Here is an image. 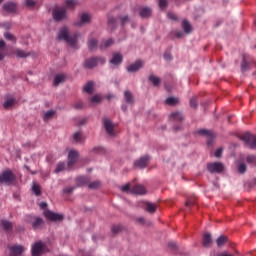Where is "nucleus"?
I'll use <instances>...</instances> for the list:
<instances>
[{
	"instance_id": "1",
	"label": "nucleus",
	"mask_w": 256,
	"mask_h": 256,
	"mask_svg": "<svg viewBox=\"0 0 256 256\" xmlns=\"http://www.w3.org/2000/svg\"><path fill=\"white\" fill-rule=\"evenodd\" d=\"M17 180V176L11 171L6 169L0 174V185H13V182Z\"/></svg>"
},
{
	"instance_id": "2",
	"label": "nucleus",
	"mask_w": 256,
	"mask_h": 256,
	"mask_svg": "<svg viewBox=\"0 0 256 256\" xmlns=\"http://www.w3.org/2000/svg\"><path fill=\"white\" fill-rule=\"evenodd\" d=\"M239 139L244 141L245 145H247L250 149H256V136L250 133H244L240 135Z\"/></svg>"
},
{
	"instance_id": "3",
	"label": "nucleus",
	"mask_w": 256,
	"mask_h": 256,
	"mask_svg": "<svg viewBox=\"0 0 256 256\" xmlns=\"http://www.w3.org/2000/svg\"><path fill=\"white\" fill-rule=\"evenodd\" d=\"M44 217H46L48 221L52 222H59L65 219V216L63 214L55 213L48 209L44 211Z\"/></svg>"
},
{
	"instance_id": "4",
	"label": "nucleus",
	"mask_w": 256,
	"mask_h": 256,
	"mask_svg": "<svg viewBox=\"0 0 256 256\" xmlns=\"http://www.w3.org/2000/svg\"><path fill=\"white\" fill-rule=\"evenodd\" d=\"M253 65H256L255 61L253 60V57H251L249 55H243L241 70L249 71V69H251V66H253Z\"/></svg>"
},
{
	"instance_id": "5",
	"label": "nucleus",
	"mask_w": 256,
	"mask_h": 256,
	"mask_svg": "<svg viewBox=\"0 0 256 256\" xmlns=\"http://www.w3.org/2000/svg\"><path fill=\"white\" fill-rule=\"evenodd\" d=\"M99 63H100V65H103L105 63V59L104 58H90L85 61L84 67H86L87 69H93V67H97L99 65Z\"/></svg>"
},
{
	"instance_id": "6",
	"label": "nucleus",
	"mask_w": 256,
	"mask_h": 256,
	"mask_svg": "<svg viewBox=\"0 0 256 256\" xmlns=\"http://www.w3.org/2000/svg\"><path fill=\"white\" fill-rule=\"evenodd\" d=\"M52 17L56 22L63 21L65 19V8L55 7L52 11Z\"/></svg>"
},
{
	"instance_id": "7",
	"label": "nucleus",
	"mask_w": 256,
	"mask_h": 256,
	"mask_svg": "<svg viewBox=\"0 0 256 256\" xmlns=\"http://www.w3.org/2000/svg\"><path fill=\"white\" fill-rule=\"evenodd\" d=\"M207 169L210 173H223V169H225V167L221 162H214V163H208Z\"/></svg>"
},
{
	"instance_id": "8",
	"label": "nucleus",
	"mask_w": 256,
	"mask_h": 256,
	"mask_svg": "<svg viewBox=\"0 0 256 256\" xmlns=\"http://www.w3.org/2000/svg\"><path fill=\"white\" fill-rule=\"evenodd\" d=\"M78 37L79 36L77 34L71 35V34H69V31L65 30V41L73 49H77V39H78Z\"/></svg>"
},
{
	"instance_id": "9",
	"label": "nucleus",
	"mask_w": 256,
	"mask_h": 256,
	"mask_svg": "<svg viewBox=\"0 0 256 256\" xmlns=\"http://www.w3.org/2000/svg\"><path fill=\"white\" fill-rule=\"evenodd\" d=\"M30 222L32 223V229H34V231L43 229V225H45L43 218L39 217H31Z\"/></svg>"
},
{
	"instance_id": "10",
	"label": "nucleus",
	"mask_w": 256,
	"mask_h": 256,
	"mask_svg": "<svg viewBox=\"0 0 256 256\" xmlns=\"http://www.w3.org/2000/svg\"><path fill=\"white\" fill-rule=\"evenodd\" d=\"M77 159H79V152L71 150L68 154V169H73Z\"/></svg>"
},
{
	"instance_id": "11",
	"label": "nucleus",
	"mask_w": 256,
	"mask_h": 256,
	"mask_svg": "<svg viewBox=\"0 0 256 256\" xmlns=\"http://www.w3.org/2000/svg\"><path fill=\"white\" fill-rule=\"evenodd\" d=\"M197 134L202 135L203 137H208V139H209L207 141L208 145H211L213 139H215V133H213V131H211V130L200 129L197 131Z\"/></svg>"
},
{
	"instance_id": "12",
	"label": "nucleus",
	"mask_w": 256,
	"mask_h": 256,
	"mask_svg": "<svg viewBox=\"0 0 256 256\" xmlns=\"http://www.w3.org/2000/svg\"><path fill=\"white\" fill-rule=\"evenodd\" d=\"M43 249H45L43 242H36L32 247V256H41L43 254Z\"/></svg>"
},
{
	"instance_id": "13",
	"label": "nucleus",
	"mask_w": 256,
	"mask_h": 256,
	"mask_svg": "<svg viewBox=\"0 0 256 256\" xmlns=\"http://www.w3.org/2000/svg\"><path fill=\"white\" fill-rule=\"evenodd\" d=\"M149 165V156H144L134 162V167H138V169H145Z\"/></svg>"
},
{
	"instance_id": "14",
	"label": "nucleus",
	"mask_w": 256,
	"mask_h": 256,
	"mask_svg": "<svg viewBox=\"0 0 256 256\" xmlns=\"http://www.w3.org/2000/svg\"><path fill=\"white\" fill-rule=\"evenodd\" d=\"M3 9L6 11V13H17V4L13 2H6L3 4Z\"/></svg>"
},
{
	"instance_id": "15",
	"label": "nucleus",
	"mask_w": 256,
	"mask_h": 256,
	"mask_svg": "<svg viewBox=\"0 0 256 256\" xmlns=\"http://www.w3.org/2000/svg\"><path fill=\"white\" fill-rule=\"evenodd\" d=\"M130 191L133 195H145V193H147V190L143 185H135Z\"/></svg>"
},
{
	"instance_id": "16",
	"label": "nucleus",
	"mask_w": 256,
	"mask_h": 256,
	"mask_svg": "<svg viewBox=\"0 0 256 256\" xmlns=\"http://www.w3.org/2000/svg\"><path fill=\"white\" fill-rule=\"evenodd\" d=\"M141 67H143V62L140 60H137L134 64H131L130 66H128L127 71H129V73H135V71H139Z\"/></svg>"
},
{
	"instance_id": "17",
	"label": "nucleus",
	"mask_w": 256,
	"mask_h": 256,
	"mask_svg": "<svg viewBox=\"0 0 256 256\" xmlns=\"http://www.w3.org/2000/svg\"><path fill=\"white\" fill-rule=\"evenodd\" d=\"M9 250L11 252L10 256H19L23 253L24 248L23 246H12L9 247Z\"/></svg>"
},
{
	"instance_id": "18",
	"label": "nucleus",
	"mask_w": 256,
	"mask_h": 256,
	"mask_svg": "<svg viewBox=\"0 0 256 256\" xmlns=\"http://www.w3.org/2000/svg\"><path fill=\"white\" fill-rule=\"evenodd\" d=\"M103 123L108 135H111V136L115 135V133L113 132V123H111L109 119H104Z\"/></svg>"
},
{
	"instance_id": "19",
	"label": "nucleus",
	"mask_w": 256,
	"mask_h": 256,
	"mask_svg": "<svg viewBox=\"0 0 256 256\" xmlns=\"http://www.w3.org/2000/svg\"><path fill=\"white\" fill-rule=\"evenodd\" d=\"M123 62V55L121 53H114L110 63L112 65H119V63Z\"/></svg>"
},
{
	"instance_id": "20",
	"label": "nucleus",
	"mask_w": 256,
	"mask_h": 256,
	"mask_svg": "<svg viewBox=\"0 0 256 256\" xmlns=\"http://www.w3.org/2000/svg\"><path fill=\"white\" fill-rule=\"evenodd\" d=\"M65 81V74H56L53 80V87H59L60 83Z\"/></svg>"
},
{
	"instance_id": "21",
	"label": "nucleus",
	"mask_w": 256,
	"mask_h": 256,
	"mask_svg": "<svg viewBox=\"0 0 256 256\" xmlns=\"http://www.w3.org/2000/svg\"><path fill=\"white\" fill-rule=\"evenodd\" d=\"M56 113L57 112L55 110L46 111L43 115V121H45V123H47V121H51V119L55 117Z\"/></svg>"
},
{
	"instance_id": "22",
	"label": "nucleus",
	"mask_w": 256,
	"mask_h": 256,
	"mask_svg": "<svg viewBox=\"0 0 256 256\" xmlns=\"http://www.w3.org/2000/svg\"><path fill=\"white\" fill-rule=\"evenodd\" d=\"M151 8L149 7H143L140 9V17H142V19H147V17H151Z\"/></svg>"
},
{
	"instance_id": "23",
	"label": "nucleus",
	"mask_w": 256,
	"mask_h": 256,
	"mask_svg": "<svg viewBox=\"0 0 256 256\" xmlns=\"http://www.w3.org/2000/svg\"><path fill=\"white\" fill-rule=\"evenodd\" d=\"M202 243H203V247H211V244L213 243L211 234L209 233L204 234Z\"/></svg>"
},
{
	"instance_id": "24",
	"label": "nucleus",
	"mask_w": 256,
	"mask_h": 256,
	"mask_svg": "<svg viewBox=\"0 0 256 256\" xmlns=\"http://www.w3.org/2000/svg\"><path fill=\"white\" fill-rule=\"evenodd\" d=\"M0 225L4 231H11L13 229V223L9 220H1Z\"/></svg>"
},
{
	"instance_id": "25",
	"label": "nucleus",
	"mask_w": 256,
	"mask_h": 256,
	"mask_svg": "<svg viewBox=\"0 0 256 256\" xmlns=\"http://www.w3.org/2000/svg\"><path fill=\"white\" fill-rule=\"evenodd\" d=\"M115 43V40L113 39H108V40H103L100 44V49H109V47H111V45H113Z\"/></svg>"
},
{
	"instance_id": "26",
	"label": "nucleus",
	"mask_w": 256,
	"mask_h": 256,
	"mask_svg": "<svg viewBox=\"0 0 256 256\" xmlns=\"http://www.w3.org/2000/svg\"><path fill=\"white\" fill-rule=\"evenodd\" d=\"M73 141H75V143H83L85 141V136H83L81 132H76L73 135Z\"/></svg>"
},
{
	"instance_id": "27",
	"label": "nucleus",
	"mask_w": 256,
	"mask_h": 256,
	"mask_svg": "<svg viewBox=\"0 0 256 256\" xmlns=\"http://www.w3.org/2000/svg\"><path fill=\"white\" fill-rule=\"evenodd\" d=\"M95 87V84L93 82H87V84L84 86L83 91L85 93H89V95H91V93H93V89Z\"/></svg>"
},
{
	"instance_id": "28",
	"label": "nucleus",
	"mask_w": 256,
	"mask_h": 256,
	"mask_svg": "<svg viewBox=\"0 0 256 256\" xmlns=\"http://www.w3.org/2000/svg\"><path fill=\"white\" fill-rule=\"evenodd\" d=\"M15 55L18 56L20 59H25V58L29 57V55H31V53L25 52L21 49H17L15 51Z\"/></svg>"
},
{
	"instance_id": "29",
	"label": "nucleus",
	"mask_w": 256,
	"mask_h": 256,
	"mask_svg": "<svg viewBox=\"0 0 256 256\" xmlns=\"http://www.w3.org/2000/svg\"><path fill=\"white\" fill-rule=\"evenodd\" d=\"M15 105V98H8L3 103L4 109H10V107H13Z\"/></svg>"
},
{
	"instance_id": "30",
	"label": "nucleus",
	"mask_w": 256,
	"mask_h": 256,
	"mask_svg": "<svg viewBox=\"0 0 256 256\" xmlns=\"http://www.w3.org/2000/svg\"><path fill=\"white\" fill-rule=\"evenodd\" d=\"M146 211L148 213H155V211H157V204L147 202L146 203Z\"/></svg>"
},
{
	"instance_id": "31",
	"label": "nucleus",
	"mask_w": 256,
	"mask_h": 256,
	"mask_svg": "<svg viewBox=\"0 0 256 256\" xmlns=\"http://www.w3.org/2000/svg\"><path fill=\"white\" fill-rule=\"evenodd\" d=\"M32 191L36 197H39V195H41V186H39L37 182H33Z\"/></svg>"
},
{
	"instance_id": "32",
	"label": "nucleus",
	"mask_w": 256,
	"mask_h": 256,
	"mask_svg": "<svg viewBox=\"0 0 256 256\" xmlns=\"http://www.w3.org/2000/svg\"><path fill=\"white\" fill-rule=\"evenodd\" d=\"M183 119V115L179 112H174L170 115V121H181Z\"/></svg>"
},
{
	"instance_id": "33",
	"label": "nucleus",
	"mask_w": 256,
	"mask_h": 256,
	"mask_svg": "<svg viewBox=\"0 0 256 256\" xmlns=\"http://www.w3.org/2000/svg\"><path fill=\"white\" fill-rule=\"evenodd\" d=\"M227 241H229V238H227L226 236H220L216 240V243H217L218 247H223V245H225V243H227Z\"/></svg>"
},
{
	"instance_id": "34",
	"label": "nucleus",
	"mask_w": 256,
	"mask_h": 256,
	"mask_svg": "<svg viewBox=\"0 0 256 256\" xmlns=\"http://www.w3.org/2000/svg\"><path fill=\"white\" fill-rule=\"evenodd\" d=\"M149 81H151V83H153V85L155 87H157L159 85V83H161V78H159L155 75H150L149 76Z\"/></svg>"
},
{
	"instance_id": "35",
	"label": "nucleus",
	"mask_w": 256,
	"mask_h": 256,
	"mask_svg": "<svg viewBox=\"0 0 256 256\" xmlns=\"http://www.w3.org/2000/svg\"><path fill=\"white\" fill-rule=\"evenodd\" d=\"M77 5V0H66L65 9H73Z\"/></svg>"
},
{
	"instance_id": "36",
	"label": "nucleus",
	"mask_w": 256,
	"mask_h": 256,
	"mask_svg": "<svg viewBox=\"0 0 256 256\" xmlns=\"http://www.w3.org/2000/svg\"><path fill=\"white\" fill-rule=\"evenodd\" d=\"M165 103L166 105H170V106L177 105V103H179V99L175 97H169L166 99Z\"/></svg>"
},
{
	"instance_id": "37",
	"label": "nucleus",
	"mask_w": 256,
	"mask_h": 256,
	"mask_svg": "<svg viewBox=\"0 0 256 256\" xmlns=\"http://www.w3.org/2000/svg\"><path fill=\"white\" fill-rule=\"evenodd\" d=\"M182 28L184 29L185 33H191V24L187 20L182 21Z\"/></svg>"
},
{
	"instance_id": "38",
	"label": "nucleus",
	"mask_w": 256,
	"mask_h": 256,
	"mask_svg": "<svg viewBox=\"0 0 256 256\" xmlns=\"http://www.w3.org/2000/svg\"><path fill=\"white\" fill-rule=\"evenodd\" d=\"M88 48L90 51H94V49H97V40L96 39H90L88 41Z\"/></svg>"
},
{
	"instance_id": "39",
	"label": "nucleus",
	"mask_w": 256,
	"mask_h": 256,
	"mask_svg": "<svg viewBox=\"0 0 256 256\" xmlns=\"http://www.w3.org/2000/svg\"><path fill=\"white\" fill-rule=\"evenodd\" d=\"M91 21V16L87 13H83L81 15V23H78L77 25H81L82 23H89Z\"/></svg>"
},
{
	"instance_id": "40",
	"label": "nucleus",
	"mask_w": 256,
	"mask_h": 256,
	"mask_svg": "<svg viewBox=\"0 0 256 256\" xmlns=\"http://www.w3.org/2000/svg\"><path fill=\"white\" fill-rule=\"evenodd\" d=\"M4 38L7 39V41H12V43H17L15 36L9 32L4 33Z\"/></svg>"
},
{
	"instance_id": "41",
	"label": "nucleus",
	"mask_w": 256,
	"mask_h": 256,
	"mask_svg": "<svg viewBox=\"0 0 256 256\" xmlns=\"http://www.w3.org/2000/svg\"><path fill=\"white\" fill-rule=\"evenodd\" d=\"M126 103H133V94L130 91L124 93Z\"/></svg>"
},
{
	"instance_id": "42",
	"label": "nucleus",
	"mask_w": 256,
	"mask_h": 256,
	"mask_svg": "<svg viewBox=\"0 0 256 256\" xmlns=\"http://www.w3.org/2000/svg\"><path fill=\"white\" fill-rule=\"evenodd\" d=\"M58 41H65V27H62L60 31L58 32L57 36Z\"/></svg>"
},
{
	"instance_id": "43",
	"label": "nucleus",
	"mask_w": 256,
	"mask_h": 256,
	"mask_svg": "<svg viewBox=\"0 0 256 256\" xmlns=\"http://www.w3.org/2000/svg\"><path fill=\"white\" fill-rule=\"evenodd\" d=\"M62 171H65V163L60 162L57 164L56 169L54 170V173H61Z\"/></svg>"
},
{
	"instance_id": "44",
	"label": "nucleus",
	"mask_w": 256,
	"mask_h": 256,
	"mask_svg": "<svg viewBox=\"0 0 256 256\" xmlns=\"http://www.w3.org/2000/svg\"><path fill=\"white\" fill-rule=\"evenodd\" d=\"M246 161L249 165L255 166L256 165V156L249 155V156H247Z\"/></svg>"
},
{
	"instance_id": "45",
	"label": "nucleus",
	"mask_w": 256,
	"mask_h": 256,
	"mask_svg": "<svg viewBox=\"0 0 256 256\" xmlns=\"http://www.w3.org/2000/svg\"><path fill=\"white\" fill-rule=\"evenodd\" d=\"M88 187H89V189H99V187H101V182L100 181L91 182L88 185Z\"/></svg>"
},
{
	"instance_id": "46",
	"label": "nucleus",
	"mask_w": 256,
	"mask_h": 256,
	"mask_svg": "<svg viewBox=\"0 0 256 256\" xmlns=\"http://www.w3.org/2000/svg\"><path fill=\"white\" fill-rule=\"evenodd\" d=\"M102 100H103V98H101V95L96 94V95H94V96L91 98L90 102H91V103H101Z\"/></svg>"
},
{
	"instance_id": "47",
	"label": "nucleus",
	"mask_w": 256,
	"mask_h": 256,
	"mask_svg": "<svg viewBox=\"0 0 256 256\" xmlns=\"http://www.w3.org/2000/svg\"><path fill=\"white\" fill-rule=\"evenodd\" d=\"M122 230H123V227L120 225L112 227V233H114V234L120 233V231H122Z\"/></svg>"
},
{
	"instance_id": "48",
	"label": "nucleus",
	"mask_w": 256,
	"mask_h": 256,
	"mask_svg": "<svg viewBox=\"0 0 256 256\" xmlns=\"http://www.w3.org/2000/svg\"><path fill=\"white\" fill-rule=\"evenodd\" d=\"M238 171H239V173H245V171H247V165H245V163H241L238 166Z\"/></svg>"
},
{
	"instance_id": "49",
	"label": "nucleus",
	"mask_w": 256,
	"mask_h": 256,
	"mask_svg": "<svg viewBox=\"0 0 256 256\" xmlns=\"http://www.w3.org/2000/svg\"><path fill=\"white\" fill-rule=\"evenodd\" d=\"M26 7L33 8L35 7V1L33 0H25Z\"/></svg>"
},
{
	"instance_id": "50",
	"label": "nucleus",
	"mask_w": 256,
	"mask_h": 256,
	"mask_svg": "<svg viewBox=\"0 0 256 256\" xmlns=\"http://www.w3.org/2000/svg\"><path fill=\"white\" fill-rule=\"evenodd\" d=\"M160 9H165L167 7V0H159Z\"/></svg>"
},
{
	"instance_id": "51",
	"label": "nucleus",
	"mask_w": 256,
	"mask_h": 256,
	"mask_svg": "<svg viewBox=\"0 0 256 256\" xmlns=\"http://www.w3.org/2000/svg\"><path fill=\"white\" fill-rule=\"evenodd\" d=\"M223 155V148H219L215 151V157H221Z\"/></svg>"
},
{
	"instance_id": "52",
	"label": "nucleus",
	"mask_w": 256,
	"mask_h": 256,
	"mask_svg": "<svg viewBox=\"0 0 256 256\" xmlns=\"http://www.w3.org/2000/svg\"><path fill=\"white\" fill-rule=\"evenodd\" d=\"M168 19H172V21H177V15L173 14V12H169Z\"/></svg>"
},
{
	"instance_id": "53",
	"label": "nucleus",
	"mask_w": 256,
	"mask_h": 256,
	"mask_svg": "<svg viewBox=\"0 0 256 256\" xmlns=\"http://www.w3.org/2000/svg\"><path fill=\"white\" fill-rule=\"evenodd\" d=\"M122 191H131V184H126L124 186H122Z\"/></svg>"
},
{
	"instance_id": "54",
	"label": "nucleus",
	"mask_w": 256,
	"mask_h": 256,
	"mask_svg": "<svg viewBox=\"0 0 256 256\" xmlns=\"http://www.w3.org/2000/svg\"><path fill=\"white\" fill-rule=\"evenodd\" d=\"M116 20L113 18L108 19V25L111 26H115Z\"/></svg>"
},
{
	"instance_id": "55",
	"label": "nucleus",
	"mask_w": 256,
	"mask_h": 256,
	"mask_svg": "<svg viewBox=\"0 0 256 256\" xmlns=\"http://www.w3.org/2000/svg\"><path fill=\"white\" fill-rule=\"evenodd\" d=\"M127 21H129V16H124L121 18L122 25H125V23H127Z\"/></svg>"
},
{
	"instance_id": "56",
	"label": "nucleus",
	"mask_w": 256,
	"mask_h": 256,
	"mask_svg": "<svg viewBox=\"0 0 256 256\" xmlns=\"http://www.w3.org/2000/svg\"><path fill=\"white\" fill-rule=\"evenodd\" d=\"M190 106L196 108L197 107V101L195 99L190 100Z\"/></svg>"
},
{
	"instance_id": "57",
	"label": "nucleus",
	"mask_w": 256,
	"mask_h": 256,
	"mask_svg": "<svg viewBox=\"0 0 256 256\" xmlns=\"http://www.w3.org/2000/svg\"><path fill=\"white\" fill-rule=\"evenodd\" d=\"M75 108H76V109H83V102H78V103L75 105Z\"/></svg>"
},
{
	"instance_id": "58",
	"label": "nucleus",
	"mask_w": 256,
	"mask_h": 256,
	"mask_svg": "<svg viewBox=\"0 0 256 256\" xmlns=\"http://www.w3.org/2000/svg\"><path fill=\"white\" fill-rule=\"evenodd\" d=\"M40 209H47V203L46 202H41L40 203Z\"/></svg>"
},
{
	"instance_id": "59",
	"label": "nucleus",
	"mask_w": 256,
	"mask_h": 256,
	"mask_svg": "<svg viewBox=\"0 0 256 256\" xmlns=\"http://www.w3.org/2000/svg\"><path fill=\"white\" fill-rule=\"evenodd\" d=\"M3 27H5V29H11V23H9V22L4 23Z\"/></svg>"
},
{
	"instance_id": "60",
	"label": "nucleus",
	"mask_w": 256,
	"mask_h": 256,
	"mask_svg": "<svg viewBox=\"0 0 256 256\" xmlns=\"http://www.w3.org/2000/svg\"><path fill=\"white\" fill-rule=\"evenodd\" d=\"M164 59H166V60L171 59V54L170 53H165L164 54Z\"/></svg>"
},
{
	"instance_id": "61",
	"label": "nucleus",
	"mask_w": 256,
	"mask_h": 256,
	"mask_svg": "<svg viewBox=\"0 0 256 256\" xmlns=\"http://www.w3.org/2000/svg\"><path fill=\"white\" fill-rule=\"evenodd\" d=\"M24 167L27 171H29V173H31L32 175H35V172L31 171V168H29V166L25 165Z\"/></svg>"
},
{
	"instance_id": "62",
	"label": "nucleus",
	"mask_w": 256,
	"mask_h": 256,
	"mask_svg": "<svg viewBox=\"0 0 256 256\" xmlns=\"http://www.w3.org/2000/svg\"><path fill=\"white\" fill-rule=\"evenodd\" d=\"M3 47H5V41L0 40V49H3Z\"/></svg>"
},
{
	"instance_id": "63",
	"label": "nucleus",
	"mask_w": 256,
	"mask_h": 256,
	"mask_svg": "<svg viewBox=\"0 0 256 256\" xmlns=\"http://www.w3.org/2000/svg\"><path fill=\"white\" fill-rule=\"evenodd\" d=\"M176 37H178V39H181V37H183V32H177Z\"/></svg>"
},
{
	"instance_id": "64",
	"label": "nucleus",
	"mask_w": 256,
	"mask_h": 256,
	"mask_svg": "<svg viewBox=\"0 0 256 256\" xmlns=\"http://www.w3.org/2000/svg\"><path fill=\"white\" fill-rule=\"evenodd\" d=\"M218 256H233V255L227 254V253H221V254H219Z\"/></svg>"
}]
</instances>
